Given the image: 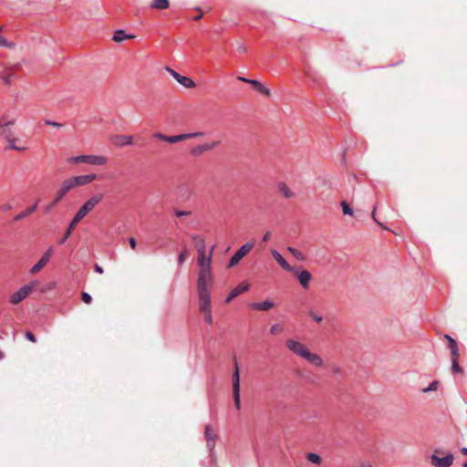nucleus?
<instances>
[{"label":"nucleus","instance_id":"64","mask_svg":"<svg viewBox=\"0 0 467 467\" xmlns=\"http://www.w3.org/2000/svg\"><path fill=\"white\" fill-rule=\"evenodd\" d=\"M367 467H372V465L368 464Z\"/></svg>","mask_w":467,"mask_h":467},{"label":"nucleus","instance_id":"49","mask_svg":"<svg viewBox=\"0 0 467 467\" xmlns=\"http://www.w3.org/2000/svg\"><path fill=\"white\" fill-rule=\"evenodd\" d=\"M154 138L159 139L161 140L166 141L167 135L161 134V133H155L153 135Z\"/></svg>","mask_w":467,"mask_h":467},{"label":"nucleus","instance_id":"60","mask_svg":"<svg viewBox=\"0 0 467 467\" xmlns=\"http://www.w3.org/2000/svg\"><path fill=\"white\" fill-rule=\"evenodd\" d=\"M462 454L467 455V448L462 449Z\"/></svg>","mask_w":467,"mask_h":467},{"label":"nucleus","instance_id":"14","mask_svg":"<svg viewBox=\"0 0 467 467\" xmlns=\"http://www.w3.org/2000/svg\"><path fill=\"white\" fill-rule=\"evenodd\" d=\"M203 136V132H192V133H184L174 136H167L166 142L169 143H177L180 141H183L189 139L198 138Z\"/></svg>","mask_w":467,"mask_h":467},{"label":"nucleus","instance_id":"24","mask_svg":"<svg viewBox=\"0 0 467 467\" xmlns=\"http://www.w3.org/2000/svg\"><path fill=\"white\" fill-rule=\"evenodd\" d=\"M233 392H240V372L239 367L234 359V370L233 373Z\"/></svg>","mask_w":467,"mask_h":467},{"label":"nucleus","instance_id":"13","mask_svg":"<svg viewBox=\"0 0 467 467\" xmlns=\"http://www.w3.org/2000/svg\"><path fill=\"white\" fill-rule=\"evenodd\" d=\"M204 437L206 440L207 447L209 448L210 451H212L215 446V442L218 436L211 424L205 425Z\"/></svg>","mask_w":467,"mask_h":467},{"label":"nucleus","instance_id":"25","mask_svg":"<svg viewBox=\"0 0 467 467\" xmlns=\"http://www.w3.org/2000/svg\"><path fill=\"white\" fill-rule=\"evenodd\" d=\"M306 360L310 362L312 365L320 368L324 366V361L321 358V357L316 353L308 352L306 357L305 358Z\"/></svg>","mask_w":467,"mask_h":467},{"label":"nucleus","instance_id":"48","mask_svg":"<svg viewBox=\"0 0 467 467\" xmlns=\"http://www.w3.org/2000/svg\"><path fill=\"white\" fill-rule=\"evenodd\" d=\"M167 70H168V71L170 72V74H171V76H172V77H173V78L178 81V79H179V78L181 77V75H180L178 72H176V71H174L173 69H171V68L167 67Z\"/></svg>","mask_w":467,"mask_h":467},{"label":"nucleus","instance_id":"21","mask_svg":"<svg viewBox=\"0 0 467 467\" xmlns=\"http://www.w3.org/2000/svg\"><path fill=\"white\" fill-rule=\"evenodd\" d=\"M443 337L445 339H447V341H448V348H449L450 352H451V358H459V357H460V350H459V347H458V344H457L456 340L453 339L449 335H444Z\"/></svg>","mask_w":467,"mask_h":467},{"label":"nucleus","instance_id":"43","mask_svg":"<svg viewBox=\"0 0 467 467\" xmlns=\"http://www.w3.org/2000/svg\"><path fill=\"white\" fill-rule=\"evenodd\" d=\"M81 299L85 304H90L92 302V297L87 292L81 293Z\"/></svg>","mask_w":467,"mask_h":467},{"label":"nucleus","instance_id":"27","mask_svg":"<svg viewBox=\"0 0 467 467\" xmlns=\"http://www.w3.org/2000/svg\"><path fill=\"white\" fill-rule=\"evenodd\" d=\"M274 306H275V304L268 300L262 302V303H251L249 305V306L252 309L258 310V311L269 310L270 308L274 307Z\"/></svg>","mask_w":467,"mask_h":467},{"label":"nucleus","instance_id":"54","mask_svg":"<svg viewBox=\"0 0 467 467\" xmlns=\"http://www.w3.org/2000/svg\"><path fill=\"white\" fill-rule=\"evenodd\" d=\"M246 50H247V49H246V47H245L244 45H240V46L237 47V51H238L239 53H244V52H246Z\"/></svg>","mask_w":467,"mask_h":467},{"label":"nucleus","instance_id":"26","mask_svg":"<svg viewBox=\"0 0 467 467\" xmlns=\"http://www.w3.org/2000/svg\"><path fill=\"white\" fill-rule=\"evenodd\" d=\"M278 192L286 199L294 197V192L288 187L285 182H280L277 184Z\"/></svg>","mask_w":467,"mask_h":467},{"label":"nucleus","instance_id":"5","mask_svg":"<svg viewBox=\"0 0 467 467\" xmlns=\"http://www.w3.org/2000/svg\"><path fill=\"white\" fill-rule=\"evenodd\" d=\"M16 118L9 114H4L0 119V135L8 141L15 134L11 130V126L15 125Z\"/></svg>","mask_w":467,"mask_h":467},{"label":"nucleus","instance_id":"3","mask_svg":"<svg viewBox=\"0 0 467 467\" xmlns=\"http://www.w3.org/2000/svg\"><path fill=\"white\" fill-rule=\"evenodd\" d=\"M69 163H88L95 166H103L108 162V159L99 155H78L70 157Z\"/></svg>","mask_w":467,"mask_h":467},{"label":"nucleus","instance_id":"4","mask_svg":"<svg viewBox=\"0 0 467 467\" xmlns=\"http://www.w3.org/2000/svg\"><path fill=\"white\" fill-rule=\"evenodd\" d=\"M103 199L101 193L93 195L90 197L77 212L74 218L75 221L80 222L89 212H91L97 204H99Z\"/></svg>","mask_w":467,"mask_h":467},{"label":"nucleus","instance_id":"1","mask_svg":"<svg viewBox=\"0 0 467 467\" xmlns=\"http://www.w3.org/2000/svg\"><path fill=\"white\" fill-rule=\"evenodd\" d=\"M213 250L214 246L211 248L209 254H206V251L197 253V265L200 268L197 281L213 282V275L212 273V260Z\"/></svg>","mask_w":467,"mask_h":467},{"label":"nucleus","instance_id":"23","mask_svg":"<svg viewBox=\"0 0 467 467\" xmlns=\"http://www.w3.org/2000/svg\"><path fill=\"white\" fill-rule=\"evenodd\" d=\"M192 240L197 253L206 251L205 238L203 236L193 234L192 235Z\"/></svg>","mask_w":467,"mask_h":467},{"label":"nucleus","instance_id":"55","mask_svg":"<svg viewBox=\"0 0 467 467\" xmlns=\"http://www.w3.org/2000/svg\"><path fill=\"white\" fill-rule=\"evenodd\" d=\"M95 271L99 274H102L103 273V269L101 266H99V265H95Z\"/></svg>","mask_w":467,"mask_h":467},{"label":"nucleus","instance_id":"40","mask_svg":"<svg viewBox=\"0 0 467 467\" xmlns=\"http://www.w3.org/2000/svg\"><path fill=\"white\" fill-rule=\"evenodd\" d=\"M438 386H439V381L438 380H434L433 382H431L430 384V386L428 388L423 389L422 391L424 393H427V392H430V391H435V390H437Z\"/></svg>","mask_w":467,"mask_h":467},{"label":"nucleus","instance_id":"61","mask_svg":"<svg viewBox=\"0 0 467 467\" xmlns=\"http://www.w3.org/2000/svg\"><path fill=\"white\" fill-rule=\"evenodd\" d=\"M372 217H373V219L376 221V219H375V209H374V210H373V212H372Z\"/></svg>","mask_w":467,"mask_h":467},{"label":"nucleus","instance_id":"42","mask_svg":"<svg viewBox=\"0 0 467 467\" xmlns=\"http://www.w3.org/2000/svg\"><path fill=\"white\" fill-rule=\"evenodd\" d=\"M186 257H187V249L184 248L182 250V252L178 256V263H179V265H182L185 262Z\"/></svg>","mask_w":467,"mask_h":467},{"label":"nucleus","instance_id":"41","mask_svg":"<svg viewBox=\"0 0 467 467\" xmlns=\"http://www.w3.org/2000/svg\"><path fill=\"white\" fill-rule=\"evenodd\" d=\"M233 397H234L235 408L237 410H240L241 409L240 392H233Z\"/></svg>","mask_w":467,"mask_h":467},{"label":"nucleus","instance_id":"58","mask_svg":"<svg viewBox=\"0 0 467 467\" xmlns=\"http://www.w3.org/2000/svg\"><path fill=\"white\" fill-rule=\"evenodd\" d=\"M55 205H52V202L47 206L46 212H49Z\"/></svg>","mask_w":467,"mask_h":467},{"label":"nucleus","instance_id":"16","mask_svg":"<svg viewBox=\"0 0 467 467\" xmlns=\"http://www.w3.org/2000/svg\"><path fill=\"white\" fill-rule=\"evenodd\" d=\"M297 277L298 282L302 285L303 288L306 289L309 286V282L312 279V275L307 270H301L298 271L296 268H294V272Z\"/></svg>","mask_w":467,"mask_h":467},{"label":"nucleus","instance_id":"59","mask_svg":"<svg viewBox=\"0 0 467 467\" xmlns=\"http://www.w3.org/2000/svg\"><path fill=\"white\" fill-rule=\"evenodd\" d=\"M5 358V354L0 350V360Z\"/></svg>","mask_w":467,"mask_h":467},{"label":"nucleus","instance_id":"18","mask_svg":"<svg viewBox=\"0 0 467 467\" xmlns=\"http://www.w3.org/2000/svg\"><path fill=\"white\" fill-rule=\"evenodd\" d=\"M110 140L117 147H124L133 143V137L127 135H114L110 138Z\"/></svg>","mask_w":467,"mask_h":467},{"label":"nucleus","instance_id":"28","mask_svg":"<svg viewBox=\"0 0 467 467\" xmlns=\"http://www.w3.org/2000/svg\"><path fill=\"white\" fill-rule=\"evenodd\" d=\"M248 288H249V285L248 284L239 285L238 286H236L235 288H234L231 291L228 298L226 299V302L229 303L232 299H234L237 296L241 295L242 293L246 291Z\"/></svg>","mask_w":467,"mask_h":467},{"label":"nucleus","instance_id":"29","mask_svg":"<svg viewBox=\"0 0 467 467\" xmlns=\"http://www.w3.org/2000/svg\"><path fill=\"white\" fill-rule=\"evenodd\" d=\"M36 207H37V202H36L34 205L28 207L26 210L16 214L15 216L14 220L20 221V220L27 217L28 215H30L32 213H34L36 211Z\"/></svg>","mask_w":467,"mask_h":467},{"label":"nucleus","instance_id":"15","mask_svg":"<svg viewBox=\"0 0 467 467\" xmlns=\"http://www.w3.org/2000/svg\"><path fill=\"white\" fill-rule=\"evenodd\" d=\"M431 464L435 467H450L453 462V455L447 454L444 457H438L437 455H431Z\"/></svg>","mask_w":467,"mask_h":467},{"label":"nucleus","instance_id":"11","mask_svg":"<svg viewBox=\"0 0 467 467\" xmlns=\"http://www.w3.org/2000/svg\"><path fill=\"white\" fill-rule=\"evenodd\" d=\"M53 252V247H49L39 259V261L30 269V274L35 275L43 269L48 263Z\"/></svg>","mask_w":467,"mask_h":467},{"label":"nucleus","instance_id":"52","mask_svg":"<svg viewBox=\"0 0 467 467\" xmlns=\"http://www.w3.org/2000/svg\"><path fill=\"white\" fill-rule=\"evenodd\" d=\"M129 242H130V247L134 250L137 245L136 240L133 237H131V238H130Z\"/></svg>","mask_w":467,"mask_h":467},{"label":"nucleus","instance_id":"20","mask_svg":"<svg viewBox=\"0 0 467 467\" xmlns=\"http://www.w3.org/2000/svg\"><path fill=\"white\" fill-rule=\"evenodd\" d=\"M14 77V67L3 66L0 69V78L4 81L6 86H10L12 78Z\"/></svg>","mask_w":467,"mask_h":467},{"label":"nucleus","instance_id":"12","mask_svg":"<svg viewBox=\"0 0 467 467\" xmlns=\"http://www.w3.org/2000/svg\"><path fill=\"white\" fill-rule=\"evenodd\" d=\"M6 142L8 144L7 149L9 150L24 152L28 149L26 141L20 138H16L15 135Z\"/></svg>","mask_w":467,"mask_h":467},{"label":"nucleus","instance_id":"45","mask_svg":"<svg viewBox=\"0 0 467 467\" xmlns=\"http://www.w3.org/2000/svg\"><path fill=\"white\" fill-rule=\"evenodd\" d=\"M25 336H26V338L28 339L29 341H31L33 343L36 342V337L33 333L26 331Z\"/></svg>","mask_w":467,"mask_h":467},{"label":"nucleus","instance_id":"2","mask_svg":"<svg viewBox=\"0 0 467 467\" xmlns=\"http://www.w3.org/2000/svg\"><path fill=\"white\" fill-rule=\"evenodd\" d=\"M213 282L197 281V295L199 299V310L204 312L212 309L210 289Z\"/></svg>","mask_w":467,"mask_h":467},{"label":"nucleus","instance_id":"53","mask_svg":"<svg viewBox=\"0 0 467 467\" xmlns=\"http://www.w3.org/2000/svg\"><path fill=\"white\" fill-rule=\"evenodd\" d=\"M46 123H47V125H50V126H53V127H56V128H58V127H61V126H62V124H60V123L53 122V121H48V120H47Z\"/></svg>","mask_w":467,"mask_h":467},{"label":"nucleus","instance_id":"8","mask_svg":"<svg viewBox=\"0 0 467 467\" xmlns=\"http://www.w3.org/2000/svg\"><path fill=\"white\" fill-rule=\"evenodd\" d=\"M254 244V242H251L242 245L241 248L232 256L229 263V267H234L238 265L239 262L253 249Z\"/></svg>","mask_w":467,"mask_h":467},{"label":"nucleus","instance_id":"37","mask_svg":"<svg viewBox=\"0 0 467 467\" xmlns=\"http://www.w3.org/2000/svg\"><path fill=\"white\" fill-rule=\"evenodd\" d=\"M202 314L203 315L205 323H207L208 325H212L213 323L212 309L208 310V311L202 312Z\"/></svg>","mask_w":467,"mask_h":467},{"label":"nucleus","instance_id":"10","mask_svg":"<svg viewBox=\"0 0 467 467\" xmlns=\"http://www.w3.org/2000/svg\"><path fill=\"white\" fill-rule=\"evenodd\" d=\"M219 144H220V141H212V142H207L204 144L197 145L190 150V153L194 157H198V156H201L202 154H203L205 151L212 150L215 149L216 147H218Z\"/></svg>","mask_w":467,"mask_h":467},{"label":"nucleus","instance_id":"6","mask_svg":"<svg viewBox=\"0 0 467 467\" xmlns=\"http://www.w3.org/2000/svg\"><path fill=\"white\" fill-rule=\"evenodd\" d=\"M36 285H37V282L33 281V282L29 283L28 285L22 286L16 293H14L13 295L10 296V299H9L10 303L13 305L19 304L32 293V291L36 288Z\"/></svg>","mask_w":467,"mask_h":467},{"label":"nucleus","instance_id":"22","mask_svg":"<svg viewBox=\"0 0 467 467\" xmlns=\"http://www.w3.org/2000/svg\"><path fill=\"white\" fill-rule=\"evenodd\" d=\"M271 254L284 270L288 272H294V267L290 266V265L284 259V257L277 251L272 250Z\"/></svg>","mask_w":467,"mask_h":467},{"label":"nucleus","instance_id":"19","mask_svg":"<svg viewBox=\"0 0 467 467\" xmlns=\"http://www.w3.org/2000/svg\"><path fill=\"white\" fill-rule=\"evenodd\" d=\"M70 190L72 189L69 186V184H67V180L63 181L60 185V188L56 192L55 198L52 202V205H57Z\"/></svg>","mask_w":467,"mask_h":467},{"label":"nucleus","instance_id":"31","mask_svg":"<svg viewBox=\"0 0 467 467\" xmlns=\"http://www.w3.org/2000/svg\"><path fill=\"white\" fill-rule=\"evenodd\" d=\"M78 223H79L78 221H75V218L72 219V221L70 222V223H69V225L67 227V230L64 237L59 241L60 244H62L70 236L71 233L76 228V226H77V224Z\"/></svg>","mask_w":467,"mask_h":467},{"label":"nucleus","instance_id":"33","mask_svg":"<svg viewBox=\"0 0 467 467\" xmlns=\"http://www.w3.org/2000/svg\"><path fill=\"white\" fill-rule=\"evenodd\" d=\"M178 82L185 88H192L195 87V83L188 77L182 76L179 78Z\"/></svg>","mask_w":467,"mask_h":467},{"label":"nucleus","instance_id":"7","mask_svg":"<svg viewBox=\"0 0 467 467\" xmlns=\"http://www.w3.org/2000/svg\"><path fill=\"white\" fill-rule=\"evenodd\" d=\"M285 346L290 351L304 359L309 352L308 348L304 344L294 339H287Z\"/></svg>","mask_w":467,"mask_h":467},{"label":"nucleus","instance_id":"36","mask_svg":"<svg viewBox=\"0 0 467 467\" xmlns=\"http://www.w3.org/2000/svg\"><path fill=\"white\" fill-rule=\"evenodd\" d=\"M284 330V327L281 324H275L270 328V333L272 335H278L282 333Z\"/></svg>","mask_w":467,"mask_h":467},{"label":"nucleus","instance_id":"39","mask_svg":"<svg viewBox=\"0 0 467 467\" xmlns=\"http://www.w3.org/2000/svg\"><path fill=\"white\" fill-rule=\"evenodd\" d=\"M340 205H341V208H342V211H343L344 214H348V215H352L353 214V211L350 208V206L348 204L347 202H345V201L341 202Z\"/></svg>","mask_w":467,"mask_h":467},{"label":"nucleus","instance_id":"51","mask_svg":"<svg viewBox=\"0 0 467 467\" xmlns=\"http://www.w3.org/2000/svg\"><path fill=\"white\" fill-rule=\"evenodd\" d=\"M270 237H271V232H270V231H267V232L264 234V236H263V238H262V242H263V243H266V242H268V241H269V239H270Z\"/></svg>","mask_w":467,"mask_h":467},{"label":"nucleus","instance_id":"9","mask_svg":"<svg viewBox=\"0 0 467 467\" xmlns=\"http://www.w3.org/2000/svg\"><path fill=\"white\" fill-rule=\"evenodd\" d=\"M96 177L97 176L95 174L79 175L68 178L67 179V184H69V186L71 187V189H74L75 187L83 186L90 183L96 179Z\"/></svg>","mask_w":467,"mask_h":467},{"label":"nucleus","instance_id":"38","mask_svg":"<svg viewBox=\"0 0 467 467\" xmlns=\"http://www.w3.org/2000/svg\"><path fill=\"white\" fill-rule=\"evenodd\" d=\"M451 370L452 372H462V369L459 365V358H451Z\"/></svg>","mask_w":467,"mask_h":467},{"label":"nucleus","instance_id":"62","mask_svg":"<svg viewBox=\"0 0 467 467\" xmlns=\"http://www.w3.org/2000/svg\"><path fill=\"white\" fill-rule=\"evenodd\" d=\"M334 373H338L339 372V368H335L333 369Z\"/></svg>","mask_w":467,"mask_h":467},{"label":"nucleus","instance_id":"35","mask_svg":"<svg viewBox=\"0 0 467 467\" xmlns=\"http://www.w3.org/2000/svg\"><path fill=\"white\" fill-rule=\"evenodd\" d=\"M306 457V459L309 462H313L315 464H320L321 463V457L318 454H317V453L308 452Z\"/></svg>","mask_w":467,"mask_h":467},{"label":"nucleus","instance_id":"34","mask_svg":"<svg viewBox=\"0 0 467 467\" xmlns=\"http://www.w3.org/2000/svg\"><path fill=\"white\" fill-rule=\"evenodd\" d=\"M287 251L292 254L294 255L298 261H305L306 260V256L304 255V254L302 252H300L299 250L294 248V247H291V246H288L287 247Z\"/></svg>","mask_w":467,"mask_h":467},{"label":"nucleus","instance_id":"57","mask_svg":"<svg viewBox=\"0 0 467 467\" xmlns=\"http://www.w3.org/2000/svg\"><path fill=\"white\" fill-rule=\"evenodd\" d=\"M202 17V11H200L199 15H197L193 19H194V20H199V19H201Z\"/></svg>","mask_w":467,"mask_h":467},{"label":"nucleus","instance_id":"17","mask_svg":"<svg viewBox=\"0 0 467 467\" xmlns=\"http://www.w3.org/2000/svg\"><path fill=\"white\" fill-rule=\"evenodd\" d=\"M237 79H238V80H240V81H243V82H244V83H248V84L252 85V86H253V88H254L256 91H258V92H260V93L264 94V95H265V96H266V97H270V96H271L270 90H269L268 88H266L265 87H264V86H263L259 81H257V80L245 78H244V77H238V78H237Z\"/></svg>","mask_w":467,"mask_h":467},{"label":"nucleus","instance_id":"50","mask_svg":"<svg viewBox=\"0 0 467 467\" xmlns=\"http://www.w3.org/2000/svg\"><path fill=\"white\" fill-rule=\"evenodd\" d=\"M154 138L159 139L161 140L166 141L167 135L161 134V133H155L153 135Z\"/></svg>","mask_w":467,"mask_h":467},{"label":"nucleus","instance_id":"44","mask_svg":"<svg viewBox=\"0 0 467 467\" xmlns=\"http://www.w3.org/2000/svg\"><path fill=\"white\" fill-rule=\"evenodd\" d=\"M309 317L314 320L316 321L317 323H321L322 320H323V317L319 315H317L315 312L313 311H310L308 313Z\"/></svg>","mask_w":467,"mask_h":467},{"label":"nucleus","instance_id":"46","mask_svg":"<svg viewBox=\"0 0 467 467\" xmlns=\"http://www.w3.org/2000/svg\"><path fill=\"white\" fill-rule=\"evenodd\" d=\"M13 208V206L9 203V202H6V203H3L1 206H0V210L2 212H7L9 210H11Z\"/></svg>","mask_w":467,"mask_h":467},{"label":"nucleus","instance_id":"47","mask_svg":"<svg viewBox=\"0 0 467 467\" xmlns=\"http://www.w3.org/2000/svg\"><path fill=\"white\" fill-rule=\"evenodd\" d=\"M175 214L178 216V217H182V216H188L191 214V212L190 211H178L176 210L175 211Z\"/></svg>","mask_w":467,"mask_h":467},{"label":"nucleus","instance_id":"63","mask_svg":"<svg viewBox=\"0 0 467 467\" xmlns=\"http://www.w3.org/2000/svg\"><path fill=\"white\" fill-rule=\"evenodd\" d=\"M462 467H467V462L463 464Z\"/></svg>","mask_w":467,"mask_h":467},{"label":"nucleus","instance_id":"30","mask_svg":"<svg viewBox=\"0 0 467 467\" xmlns=\"http://www.w3.org/2000/svg\"><path fill=\"white\" fill-rule=\"evenodd\" d=\"M134 36L127 35L123 30H118L113 36V40L117 43L122 42L125 39L134 38Z\"/></svg>","mask_w":467,"mask_h":467},{"label":"nucleus","instance_id":"56","mask_svg":"<svg viewBox=\"0 0 467 467\" xmlns=\"http://www.w3.org/2000/svg\"><path fill=\"white\" fill-rule=\"evenodd\" d=\"M56 282H50L48 285H47V289H54L56 287Z\"/></svg>","mask_w":467,"mask_h":467},{"label":"nucleus","instance_id":"32","mask_svg":"<svg viewBox=\"0 0 467 467\" xmlns=\"http://www.w3.org/2000/svg\"><path fill=\"white\" fill-rule=\"evenodd\" d=\"M169 5V0H153L151 3V7L155 9H166Z\"/></svg>","mask_w":467,"mask_h":467}]
</instances>
